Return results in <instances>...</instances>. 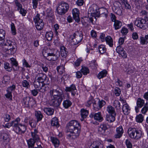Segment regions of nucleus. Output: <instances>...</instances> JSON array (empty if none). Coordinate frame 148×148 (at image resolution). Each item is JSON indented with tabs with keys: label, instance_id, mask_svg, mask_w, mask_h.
I'll list each match as a JSON object with an SVG mask.
<instances>
[{
	"label": "nucleus",
	"instance_id": "5",
	"mask_svg": "<svg viewBox=\"0 0 148 148\" xmlns=\"http://www.w3.org/2000/svg\"><path fill=\"white\" fill-rule=\"evenodd\" d=\"M83 39V35L81 32H76L70 36L69 40L72 44L76 45L80 42Z\"/></svg>",
	"mask_w": 148,
	"mask_h": 148
},
{
	"label": "nucleus",
	"instance_id": "49",
	"mask_svg": "<svg viewBox=\"0 0 148 148\" xmlns=\"http://www.w3.org/2000/svg\"><path fill=\"white\" fill-rule=\"evenodd\" d=\"M99 52L101 54L105 52L106 50L105 46L102 45H101L99 46Z\"/></svg>",
	"mask_w": 148,
	"mask_h": 148
},
{
	"label": "nucleus",
	"instance_id": "11",
	"mask_svg": "<svg viewBox=\"0 0 148 148\" xmlns=\"http://www.w3.org/2000/svg\"><path fill=\"white\" fill-rule=\"evenodd\" d=\"M13 42L10 40H7V42L4 44L3 48L5 49V51L10 50L11 53H14L15 51V49L13 47Z\"/></svg>",
	"mask_w": 148,
	"mask_h": 148
},
{
	"label": "nucleus",
	"instance_id": "33",
	"mask_svg": "<svg viewBox=\"0 0 148 148\" xmlns=\"http://www.w3.org/2000/svg\"><path fill=\"white\" fill-rule=\"evenodd\" d=\"M107 43L110 47H112L113 45V41L112 38L109 36H107L105 39Z\"/></svg>",
	"mask_w": 148,
	"mask_h": 148
},
{
	"label": "nucleus",
	"instance_id": "15",
	"mask_svg": "<svg viewBox=\"0 0 148 148\" xmlns=\"http://www.w3.org/2000/svg\"><path fill=\"white\" fill-rule=\"evenodd\" d=\"M65 90L66 92H71V95L73 96L75 95L77 92L76 87L73 84H72L69 87H66Z\"/></svg>",
	"mask_w": 148,
	"mask_h": 148
},
{
	"label": "nucleus",
	"instance_id": "20",
	"mask_svg": "<svg viewBox=\"0 0 148 148\" xmlns=\"http://www.w3.org/2000/svg\"><path fill=\"white\" fill-rule=\"evenodd\" d=\"M35 115L37 119V122L41 121L43 116L41 112L40 111H36L35 112Z\"/></svg>",
	"mask_w": 148,
	"mask_h": 148
},
{
	"label": "nucleus",
	"instance_id": "27",
	"mask_svg": "<svg viewBox=\"0 0 148 148\" xmlns=\"http://www.w3.org/2000/svg\"><path fill=\"white\" fill-rule=\"evenodd\" d=\"M116 116L113 114H110L109 115L106 116V120L110 123L112 122L115 120Z\"/></svg>",
	"mask_w": 148,
	"mask_h": 148
},
{
	"label": "nucleus",
	"instance_id": "12",
	"mask_svg": "<svg viewBox=\"0 0 148 148\" xmlns=\"http://www.w3.org/2000/svg\"><path fill=\"white\" fill-rule=\"evenodd\" d=\"M0 137L1 139H3L2 143L4 145H6L8 143L10 140L8 134L5 132L2 133Z\"/></svg>",
	"mask_w": 148,
	"mask_h": 148
},
{
	"label": "nucleus",
	"instance_id": "35",
	"mask_svg": "<svg viewBox=\"0 0 148 148\" xmlns=\"http://www.w3.org/2000/svg\"><path fill=\"white\" fill-rule=\"evenodd\" d=\"M47 84H42V85L40 88L39 89H38V90L40 92H45V91H47L48 88L47 86Z\"/></svg>",
	"mask_w": 148,
	"mask_h": 148
},
{
	"label": "nucleus",
	"instance_id": "25",
	"mask_svg": "<svg viewBox=\"0 0 148 148\" xmlns=\"http://www.w3.org/2000/svg\"><path fill=\"white\" fill-rule=\"evenodd\" d=\"M107 111L110 114H113L114 115H116L114 108L111 105L107 106Z\"/></svg>",
	"mask_w": 148,
	"mask_h": 148
},
{
	"label": "nucleus",
	"instance_id": "44",
	"mask_svg": "<svg viewBox=\"0 0 148 148\" xmlns=\"http://www.w3.org/2000/svg\"><path fill=\"white\" fill-rule=\"evenodd\" d=\"M95 101L93 98L92 97H91L87 102L86 103L85 105L87 107H89L92 103L93 104V103H94Z\"/></svg>",
	"mask_w": 148,
	"mask_h": 148
},
{
	"label": "nucleus",
	"instance_id": "59",
	"mask_svg": "<svg viewBox=\"0 0 148 148\" xmlns=\"http://www.w3.org/2000/svg\"><path fill=\"white\" fill-rule=\"evenodd\" d=\"M121 32L123 35H126L128 33V30L126 28L123 27L122 28Z\"/></svg>",
	"mask_w": 148,
	"mask_h": 148
},
{
	"label": "nucleus",
	"instance_id": "50",
	"mask_svg": "<svg viewBox=\"0 0 148 148\" xmlns=\"http://www.w3.org/2000/svg\"><path fill=\"white\" fill-rule=\"evenodd\" d=\"M140 43L142 45H144L147 44L148 43V41L147 39H145V37L143 36L140 37Z\"/></svg>",
	"mask_w": 148,
	"mask_h": 148
},
{
	"label": "nucleus",
	"instance_id": "41",
	"mask_svg": "<svg viewBox=\"0 0 148 148\" xmlns=\"http://www.w3.org/2000/svg\"><path fill=\"white\" fill-rule=\"evenodd\" d=\"M144 117L141 114L137 115L136 118V122L139 123H142L144 120Z\"/></svg>",
	"mask_w": 148,
	"mask_h": 148
},
{
	"label": "nucleus",
	"instance_id": "30",
	"mask_svg": "<svg viewBox=\"0 0 148 148\" xmlns=\"http://www.w3.org/2000/svg\"><path fill=\"white\" fill-rule=\"evenodd\" d=\"M88 110L84 109H82L81 110V114L82 118V119H81L82 121H83L84 119L86 118L88 115Z\"/></svg>",
	"mask_w": 148,
	"mask_h": 148
},
{
	"label": "nucleus",
	"instance_id": "31",
	"mask_svg": "<svg viewBox=\"0 0 148 148\" xmlns=\"http://www.w3.org/2000/svg\"><path fill=\"white\" fill-rule=\"evenodd\" d=\"M96 7V6H94L91 7L90 8L89 10L91 14L96 15L99 14L98 11H97Z\"/></svg>",
	"mask_w": 148,
	"mask_h": 148
},
{
	"label": "nucleus",
	"instance_id": "56",
	"mask_svg": "<svg viewBox=\"0 0 148 148\" xmlns=\"http://www.w3.org/2000/svg\"><path fill=\"white\" fill-rule=\"evenodd\" d=\"M3 118L5 121L6 122H8L10 119L11 117L9 114H6L3 115Z\"/></svg>",
	"mask_w": 148,
	"mask_h": 148
},
{
	"label": "nucleus",
	"instance_id": "17",
	"mask_svg": "<svg viewBox=\"0 0 148 148\" xmlns=\"http://www.w3.org/2000/svg\"><path fill=\"white\" fill-rule=\"evenodd\" d=\"M117 133L114 135V137L116 138H120L123 133V130L122 126H120L116 129Z\"/></svg>",
	"mask_w": 148,
	"mask_h": 148
},
{
	"label": "nucleus",
	"instance_id": "36",
	"mask_svg": "<svg viewBox=\"0 0 148 148\" xmlns=\"http://www.w3.org/2000/svg\"><path fill=\"white\" fill-rule=\"evenodd\" d=\"M72 104V102L69 100H66L64 101L63 103L64 107L66 108H68Z\"/></svg>",
	"mask_w": 148,
	"mask_h": 148
},
{
	"label": "nucleus",
	"instance_id": "37",
	"mask_svg": "<svg viewBox=\"0 0 148 148\" xmlns=\"http://www.w3.org/2000/svg\"><path fill=\"white\" fill-rule=\"evenodd\" d=\"M51 50L52 49L50 48H47L46 47L44 48L43 49L42 53L45 57L46 58L47 55L49 54V53L50 52H51Z\"/></svg>",
	"mask_w": 148,
	"mask_h": 148
},
{
	"label": "nucleus",
	"instance_id": "18",
	"mask_svg": "<svg viewBox=\"0 0 148 148\" xmlns=\"http://www.w3.org/2000/svg\"><path fill=\"white\" fill-rule=\"evenodd\" d=\"M32 137L35 140H38L39 139L38 135V131L37 128H32L31 130Z\"/></svg>",
	"mask_w": 148,
	"mask_h": 148
},
{
	"label": "nucleus",
	"instance_id": "38",
	"mask_svg": "<svg viewBox=\"0 0 148 148\" xmlns=\"http://www.w3.org/2000/svg\"><path fill=\"white\" fill-rule=\"evenodd\" d=\"M4 67L6 71L9 72L12 70V67L10 66L8 62H5L4 64Z\"/></svg>",
	"mask_w": 148,
	"mask_h": 148
},
{
	"label": "nucleus",
	"instance_id": "62",
	"mask_svg": "<svg viewBox=\"0 0 148 148\" xmlns=\"http://www.w3.org/2000/svg\"><path fill=\"white\" fill-rule=\"evenodd\" d=\"M82 60L81 58L78 59L75 62L74 65L76 66H78L80 65L81 62Z\"/></svg>",
	"mask_w": 148,
	"mask_h": 148
},
{
	"label": "nucleus",
	"instance_id": "48",
	"mask_svg": "<svg viewBox=\"0 0 148 148\" xmlns=\"http://www.w3.org/2000/svg\"><path fill=\"white\" fill-rule=\"evenodd\" d=\"M10 77L7 75H5L3 77L2 83L6 84L9 83L10 81Z\"/></svg>",
	"mask_w": 148,
	"mask_h": 148
},
{
	"label": "nucleus",
	"instance_id": "22",
	"mask_svg": "<svg viewBox=\"0 0 148 148\" xmlns=\"http://www.w3.org/2000/svg\"><path fill=\"white\" fill-rule=\"evenodd\" d=\"M36 140H35L33 138H31L27 140V142L29 148H34Z\"/></svg>",
	"mask_w": 148,
	"mask_h": 148
},
{
	"label": "nucleus",
	"instance_id": "42",
	"mask_svg": "<svg viewBox=\"0 0 148 148\" xmlns=\"http://www.w3.org/2000/svg\"><path fill=\"white\" fill-rule=\"evenodd\" d=\"M113 105L117 110L120 109V103L118 100H115L113 103Z\"/></svg>",
	"mask_w": 148,
	"mask_h": 148
},
{
	"label": "nucleus",
	"instance_id": "32",
	"mask_svg": "<svg viewBox=\"0 0 148 148\" xmlns=\"http://www.w3.org/2000/svg\"><path fill=\"white\" fill-rule=\"evenodd\" d=\"M122 26V23L119 21L116 20L114 22V26L116 30L120 29Z\"/></svg>",
	"mask_w": 148,
	"mask_h": 148
},
{
	"label": "nucleus",
	"instance_id": "9",
	"mask_svg": "<svg viewBox=\"0 0 148 148\" xmlns=\"http://www.w3.org/2000/svg\"><path fill=\"white\" fill-rule=\"evenodd\" d=\"M134 25L138 27L143 29H145L147 26V23L141 18H137L134 22Z\"/></svg>",
	"mask_w": 148,
	"mask_h": 148
},
{
	"label": "nucleus",
	"instance_id": "34",
	"mask_svg": "<svg viewBox=\"0 0 148 148\" xmlns=\"http://www.w3.org/2000/svg\"><path fill=\"white\" fill-rule=\"evenodd\" d=\"M44 111L48 115H52L54 112V110L51 108H45L44 109Z\"/></svg>",
	"mask_w": 148,
	"mask_h": 148
},
{
	"label": "nucleus",
	"instance_id": "14",
	"mask_svg": "<svg viewBox=\"0 0 148 148\" xmlns=\"http://www.w3.org/2000/svg\"><path fill=\"white\" fill-rule=\"evenodd\" d=\"M145 104L144 100L140 98H139L137 99L136 104L137 106L135 107L136 111L138 113L139 111V108L142 107Z\"/></svg>",
	"mask_w": 148,
	"mask_h": 148
},
{
	"label": "nucleus",
	"instance_id": "3",
	"mask_svg": "<svg viewBox=\"0 0 148 148\" xmlns=\"http://www.w3.org/2000/svg\"><path fill=\"white\" fill-rule=\"evenodd\" d=\"M20 121V118L18 117L12 121H13V129L15 132L17 134L22 135L25 132L27 127L25 124L20 123H19Z\"/></svg>",
	"mask_w": 148,
	"mask_h": 148
},
{
	"label": "nucleus",
	"instance_id": "64",
	"mask_svg": "<svg viewBox=\"0 0 148 148\" xmlns=\"http://www.w3.org/2000/svg\"><path fill=\"white\" fill-rule=\"evenodd\" d=\"M90 35L92 38H95L97 36V32L94 30H92L90 32Z\"/></svg>",
	"mask_w": 148,
	"mask_h": 148
},
{
	"label": "nucleus",
	"instance_id": "1",
	"mask_svg": "<svg viewBox=\"0 0 148 148\" xmlns=\"http://www.w3.org/2000/svg\"><path fill=\"white\" fill-rule=\"evenodd\" d=\"M49 94L52 97L49 101L50 105L56 107L59 106L64 97L62 91L58 86L55 85L51 89Z\"/></svg>",
	"mask_w": 148,
	"mask_h": 148
},
{
	"label": "nucleus",
	"instance_id": "51",
	"mask_svg": "<svg viewBox=\"0 0 148 148\" xmlns=\"http://www.w3.org/2000/svg\"><path fill=\"white\" fill-rule=\"evenodd\" d=\"M29 102L28 107L29 108L32 107L36 103L35 100L32 98H30Z\"/></svg>",
	"mask_w": 148,
	"mask_h": 148
},
{
	"label": "nucleus",
	"instance_id": "63",
	"mask_svg": "<svg viewBox=\"0 0 148 148\" xmlns=\"http://www.w3.org/2000/svg\"><path fill=\"white\" fill-rule=\"evenodd\" d=\"M98 102L101 109L103 106L105 105L106 103V102L103 100H99Z\"/></svg>",
	"mask_w": 148,
	"mask_h": 148
},
{
	"label": "nucleus",
	"instance_id": "21",
	"mask_svg": "<svg viewBox=\"0 0 148 148\" xmlns=\"http://www.w3.org/2000/svg\"><path fill=\"white\" fill-rule=\"evenodd\" d=\"M51 140L55 147H59L60 142L59 140L56 138L51 136L50 137Z\"/></svg>",
	"mask_w": 148,
	"mask_h": 148
},
{
	"label": "nucleus",
	"instance_id": "43",
	"mask_svg": "<svg viewBox=\"0 0 148 148\" xmlns=\"http://www.w3.org/2000/svg\"><path fill=\"white\" fill-rule=\"evenodd\" d=\"M113 10L114 12L116 14L121 15L122 14V11L121 9L119 7H114L113 8Z\"/></svg>",
	"mask_w": 148,
	"mask_h": 148
},
{
	"label": "nucleus",
	"instance_id": "57",
	"mask_svg": "<svg viewBox=\"0 0 148 148\" xmlns=\"http://www.w3.org/2000/svg\"><path fill=\"white\" fill-rule=\"evenodd\" d=\"M10 60L11 62V64L13 66H18V63L16 59L13 58H12L10 59Z\"/></svg>",
	"mask_w": 148,
	"mask_h": 148
},
{
	"label": "nucleus",
	"instance_id": "28",
	"mask_svg": "<svg viewBox=\"0 0 148 148\" xmlns=\"http://www.w3.org/2000/svg\"><path fill=\"white\" fill-rule=\"evenodd\" d=\"M30 97H24L23 99V103L24 104L25 107H29V101Z\"/></svg>",
	"mask_w": 148,
	"mask_h": 148
},
{
	"label": "nucleus",
	"instance_id": "26",
	"mask_svg": "<svg viewBox=\"0 0 148 148\" xmlns=\"http://www.w3.org/2000/svg\"><path fill=\"white\" fill-rule=\"evenodd\" d=\"M51 125L53 126L58 127L59 126L58 119L56 117H54L52 119L51 121Z\"/></svg>",
	"mask_w": 148,
	"mask_h": 148
},
{
	"label": "nucleus",
	"instance_id": "24",
	"mask_svg": "<svg viewBox=\"0 0 148 148\" xmlns=\"http://www.w3.org/2000/svg\"><path fill=\"white\" fill-rule=\"evenodd\" d=\"M60 53L62 56L66 58L67 55L68 51H66V49L64 46L60 47Z\"/></svg>",
	"mask_w": 148,
	"mask_h": 148
},
{
	"label": "nucleus",
	"instance_id": "58",
	"mask_svg": "<svg viewBox=\"0 0 148 148\" xmlns=\"http://www.w3.org/2000/svg\"><path fill=\"white\" fill-rule=\"evenodd\" d=\"M22 85L23 87L28 88L29 87V84L28 82L26 80H24L22 82Z\"/></svg>",
	"mask_w": 148,
	"mask_h": 148
},
{
	"label": "nucleus",
	"instance_id": "16",
	"mask_svg": "<svg viewBox=\"0 0 148 148\" xmlns=\"http://www.w3.org/2000/svg\"><path fill=\"white\" fill-rule=\"evenodd\" d=\"M108 129L107 125L104 123L101 124L98 128V132L99 134L104 135L106 130Z\"/></svg>",
	"mask_w": 148,
	"mask_h": 148
},
{
	"label": "nucleus",
	"instance_id": "53",
	"mask_svg": "<svg viewBox=\"0 0 148 148\" xmlns=\"http://www.w3.org/2000/svg\"><path fill=\"white\" fill-rule=\"evenodd\" d=\"M29 124L32 128H36L35 127L36 126V123L35 121L32 119H31Z\"/></svg>",
	"mask_w": 148,
	"mask_h": 148
},
{
	"label": "nucleus",
	"instance_id": "4",
	"mask_svg": "<svg viewBox=\"0 0 148 148\" xmlns=\"http://www.w3.org/2000/svg\"><path fill=\"white\" fill-rule=\"evenodd\" d=\"M129 137L132 139L138 140L143 136V133L140 130H137L135 128H130L128 130Z\"/></svg>",
	"mask_w": 148,
	"mask_h": 148
},
{
	"label": "nucleus",
	"instance_id": "45",
	"mask_svg": "<svg viewBox=\"0 0 148 148\" xmlns=\"http://www.w3.org/2000/svg\"><path fill=\"white\" fill-rule=\"evenodd\" d=\"M96 61V60H94L90 63V66L92 69L97 68L98 65Z\"/></svg>",
	"mask_w": 148,
	"mask_h": 148
},
{
	"label": "nucleus",
	"instance_id": "55",
	"mask_svg": "<svg viewBox=\"0 0 148 148\" xmlns=\"http://www.w3.org/2000/svg\"><path fill=\"white\" fill-rule=\"evenodd\" d=\"M93 107L95 111H98L101 109L99 105L98 102V103H96L95 101L93 104Z\"/></svg>",
	"mask_w": 148,
	"mask_h": 148
},
{
	"label": "nucleus",
	"instance_id": "29",
	"mask_svg": "<svg viewBox=\"0 0 148 148\" xmlns=\"http://www.w3.org/2000/svg\"><path fill=\"white\" fill-rule=\"evenodd\" d=\"M107 74V71L105 70H104L100 72L97 75V77L99 79L105 77Z\"/></svg>",
	"mask_w": 148,
	"mask_h": 148
},
{
	"label": "nucleus",
	"instance_id": "10",
	"mask_svg": "<svg viewBox=\"0 0 148 148\" xmlns=\"http://www.w3.org/2000/svg\"><path fill=\"white\" fill-rule=\"evenodd\" d=\"M35 78L41 82L42 84V83L46 84H49L50 82L48 78L47 77L46 75L44 73H38L36 75Z\"/></svg>",
	"mask_w": 148,
	"mask_h": 148
},
{
	"label": "nucleus",
	"instance_id": "39",
	"mask_svg": "<svg viewBox=\"0 0 148 148\" xmlns=\"http://www.w3.org/2000/svg\"><path fill=\"white\" fill-rule=\"evenodd\" d=\"M45 36L48 40L51 41L52 40L53 36V32H47L46 33Z\"/></svg>",
	"mask_w": 148,
	"mask_h": 148
},
{
	"label": "nucleus",
	"instance_id": "40",
	"mask_svg": "<svg viewBox=\"0 0 148 148\" xmlns=\"http://www.w3.org/2000/svg\"><path fill=\"white\" fill-rule=\"evenodd\" d=\"M34 84V87L36 88H39L41 86L42 84H43V83H42V84L41 82L35 78Z\"/></svg>",
	"mask_w": 148,
	"mask_h": 148
},
{
	"label": "nucleus",
	"instance_id": "8",
	"mask_svg": "<svg viewBox=\"0 0 148 148\" xmlns=\"http://www.w3.org/2000/svg\"><path fill=\"white\" fill-rule=\"evenodd\" d=\"M34 20L37 29L39 30H41L44 27V24L43 20L40 18L39 14H36Z\"/></svg>",
	"mask_w": 148,
	"mask_h": 148
},
{
	"label": "nucleus",
	"instance_id": "2",
	"mask_svg": "<svg viewBox=\"0 0 148 148\" xmlns=\"http://www.w3.org/2000/svg\"><path fill=\"white\" fill-rule=\"evenodd\" d=\"M67 132L70 133L67 135L69 139H74L79 136L80 132V124L76 120H72L67 123L66 125Z\"/></svg>",
	"mask_w": 148,
	"mask_h": 148
},
{
	"label": "nucleus",
	"instance_id": "23",
	"mask_svg": "<svg viewBox=\"0 0 148 148\" xmlns=\"http://www.w3.org/2000/svg\"><path fill=\"white\" fill-rule=\"evenodd\" d=\"M90 147L92 148H103V145L99 142L95 141L91 144Z\"/></svg>",
	"mask_w": 148,
	"mask_h": 148
},
{
	"label": "nucleus",
	"instance_id": "46",
	"mask_svg": "<svg viewBox=\"0 0 148 148\" xmlns=\"http://www.w3.org/2000/svg\"><path fill=\"white\" fill-rule=\"evenodd\" d=\"M148 110V102H147L142 109L141 112L143 114H145Z\"/></svg>",
	"mask_w": 148,
	"mask_h": 148
},
{
	"label": "nucleus",
	"instance_id": "60",
	"mask_svg": "<svg viewBox=\"0 0 148 148\" xmlns=\"http://www.w3.org/2000/svg\"><path fill=\"white\" fill-rule=\"evenodd\" d=\"M73 18L76 21L78 22L79 20V14H73Z\"/></svg>",
	"mask_w": 148,
	"mask_h": 148
},
{
	"label": "nucleus",
	"instance_id": "54",
	"mask_svg": "<svg viewBox=\"0 0 148 148\" xmlns=\"http://www.w3.org/2000/svg\"><path fill=\"white\" fill-rule=\"evenodd\" d=\"M11 29L12 32V33L13 35H15L16 34V30L14 24L12 23L11 25Z\"/></svg>",
	"mask_w": 148,
	"mask_h": 148
},
{
	"label": "nucleus",
	"instance_id": "52",
	"mask_svg": "<svg viewBox=\"0 0 148 148\" xmlns=\"http://www.w3.org/2000/svg\"><path fill=\"white\" fill-rule=\"evenodd\" d=\"M125 143L127 148H132V145L130 139H126Z\"/></svg>",
	"mask_w": 148,
	"mask_h": 148
},
{
	"label": "nucleus",
	"instance_id": "61",
	"mask_svg": "<svg viewBox=\"0 0 148 148\" xmlns=\"http://www.w3.org/2000/svg\"><path fill=\"white\" fill-rule=\"evenodd\" d=\"M47 16L48 17H52L53 14V11L50 9H48L47 10Z\"/></svg>",
	"mask_w": 148,
	"mask_h": 148
},
{
	"label": "nucleus",
	"instance_id": "47",
	"mask_svg": "<svg viewBox=\"0 0 148 148\" xmlns=\"http://www.w3.org/2000/svg\"><path fill=\"white\" fill-rule=\"evenodd\" d=\"M81 71L84 75H86L89 73V70L87 67H83L81 69Z\"/></svg>",
	"mask_w": 148,
	"mask_h": 148
},
{
	"label": "nucleus",
	"instance_id": "7",
	"mask_svg": "<svg viewBox=\"0 0 148 148\" xmlns=\"http://www.w3.org/2000/svg\"><path fill=\"white\" fill-rule=\"evenodd\" d=\"M49 54L47 56L46 59L48 60L51 61H54L57 60L60 56L59 51L56 49H52Z\"/></svg>",
	"mask_w": 148,
	"mask_h": 148
},
{
	"label": "nucleus",
	"instance_id": "6",
	"mask_svg": "<svg viewBox=\"0 0 148 148\" xmlns=\"http://www.w3.org/2000/svg\"><path fill=\"white\" fill-rule=\"evenodd\" d=\"M69 8V5L67 3L62 1L57 8V13L60 15H63L68 10Z\"/></svg>",
	"mask_w": 148,
	"mask_h": 148
},
{
	"label": "nucleus",
	"instance_id": "19",
	"mask_svg": "<svg viewBox=\"0 0 148 148\" xmlns=\"http://www.w3.org/2000/svg\"><path fill=\"white\" fill-rule=\"evenodd\" d=\"M123 112L125 115H128L130 113V109L128 105L126 103L124 104L122 108Z\"/></svg>",
	"mask_w": 148,
	"mask_h": 148
},
{
	"label": "nucleus",
	"instance_id": "13",
	"mask_svg": "<svg viewBox=\"0 0 148 148\" xmlns=\"http://www.w3.org/2000/svg\"><path fill=\"white\" fill-rule=\"evenodd\" d=\"M91 118L94 117L95 120L99 122H102L103 120L102 115L101 112L91 114L90 115Z\"/></svg>",
	"mask_w": 148,
	"mask_h": 148
}]
</instances>
